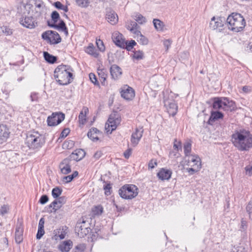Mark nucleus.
Listing matches in <instances>:
<instances>
[{
    "label": "nucleus",
    "instance_id": "obj_1",
    "mask_svg": "<svg viewBox=\"0 0 252 252\" xmlns=\"http://www.w3.org/2000/svg\"><path fill=\"white\" fill-rule=\"evenodd\" d=\"M231 141L239 151H248L252 148V134L245 129H236L231 135Z\"/></svg>",
    "mask_w": 252,
    "mask_h": 252
},
{
    "label": "nucleus",
    "instance_id": "obj_2",
    "mask_svg": "<svg viewBox=\"0 0 252 252\" xmlns=\"http://www.w3.org/2000/svg\"><path fill=\"white\" fill-rule=\"evenodd\" d=\"M73 69L68 65L61 64L54 71V77L60 85H66L73 80Z\"/></svg>",
    "mask_w": 252,
    "mask_h": 252
},
{
    "label": "nucleus",
    "instance_id": "obj_3",
    "mask_svg": "<svg viewBox=\"0 0 252 252\" xmlns=\"http://www.w3.org/2000/svg\"><path fill=\"white\" fill-rule=\"evenodd\" d=\"M45 143L44 136L38 131H29L27 134L25 143L31 150L37 151L44 145Z\"/></svg>",
    "mask_w": 252,
    "mask_h": 252
},
{
    "label": "nucleus",
    "instance_id": "obj_4",
    "mask_svg": "<svg viewBox=\"0 0 252 252\" xmlns=\"http://www.w3.org/2000/svg\"><path fill=\"white\" fill-rule=\"evenodd\" d=\"M226 23L228 28L235 32L242 31L246 25L244 18L238 13H233L229 15L226 19Z\"/></svg>",
    "mask_w": 252,
    "mask_h": 252
},
{
    "label": "nucleus",
    "instance_id": "obj_5",
    "mask_svg": "<svg viewBox=\"0 0 252 252\" xmlns=\"http://www.w3.org/2000/svg\"><path fill=\"white\" fill-rule=\"evenodd\" d=\"M119 194L123 199H131L138 194V189L134 185L126 184L119 189Z\"/></svg>",
    "mask_w": 252,
    "mask_h": 252
},
{
    "label": "nucleus",
    "instance_id": "obj_6",
    "mask_svg": "<svg viewBox=\"0 0 252 252\" xmlns=\"http://www.w3.org/2000/svg\"><path fill=\"white\" fill-rule=\"evenodd\" d=\"M90 223L82 219L79 220L76 225L75 230L80 238L86 236L91 231Z\"/></svg>",
    "mask_w": 252,
    "mask_h": 252
},
{
    "label": "nucleus",
    "instance_id": "obj_7",
    "mask_svg": "<svg viewBox=\"0 0 252 252\" xmlns=\"http://www.w3.org/2000/svg\"><path fill=\"white\" fill-rule=\"evenodd\" d=\"M42 38L50 44H57L61 42L62 38L56 31H47L42 33Z\"/></svg>",
    "mask_w": 252,
    "mask_h": 252
},
{
    "label": "nucleus",
    "instance_id": "obj_8",
    "mask_svg": "<svg viewBox=\"0 0 252 252\" xmlns=\"http://www.w3.org/2000/svg\"><path fill=\"white\" fill-rule=\"evenodd\" d=\"M225 22H226V20L225 18L214 16L211 18L209 27L212 30H217L220 32L222 30Z\"/></svg>",
    "mask_w": 252,
    "mask_h": 252
},
{
    "label": "nucleus",
    "instance_id": "obj_9",
    "mask_svg": "<svg viewBox=\"0 0 252 252\" xmlns=\"http://www.w3.org/2000/svg\"><path fill=\"white\" fill-rule=\"evenodd\" d=\"M65 118V115L61 112L53 113L51 116H48L47 122L49 126H56L60 124Z\"/></svg>",
    "mask_w": 252,
    "mask_h": 252
},
{
    "label": "nucleus",
    "instance_id": "obj_10",
    "mask_svg": "<svg viewBox=\"0 0 252 252\" xmlns=\"http://www.w3.org/2000/svg\"><path fill=\"white\" fill-rule=\"evenodd\" d=\"M121 121V117L117 112L113 113L109 116L108 120V127L111 128V133L116 129Z\"/></svg>",
    "mask_w": 252,
    "mask_h": 252
},
{
    "label": "nucleus",
    "instance_id": "obj_11",
    "mask_svg": "<svg viewBox=\"0 0 252 252\" xmlns=\"http://www.w3.org/2000/svg\"><path fill=\"white\" fill-rule=\"evenodd\" d=\"M20 23L25 27L29 29H33L37 26V22L32 16L25 17L22 19Z\"/></svg>",
    "mask_w": 252,
    "mask_h": 252
},
{
    "label": "nucleus",
    "instance_id": "obj_12",
    "mask_svg": "<svg viewBox=\"0 0 252 252\" xmlns=\"http://www.w3.org/2000/svg\"><path fill=\"white\" fill-rule=\"evenodd\" d=\"M71 159L69 157L64 158L60 164L59 167L61 172L67 174L71 171L70 162Z\"/></svg>",
    "mask_w": 252,
    "mask_h": 252
},
{
    "label": "nucleus",
    "instance_id": "obj_13",
    "mask_svg": "<svg viewBox=\"0 0 252 252\" xmlns=\"http://www.w3.org/2000/svg\"><path fill=\"white\" fill-rule=\"evenodd\" d=\"M236 105L234 101L230 100L227 97H223L222 110L226 111H232L234 110Z\"/></svg>",
    "mask_w": 252,
    "mask_h": 252
},
{
    "label": "nucleus",
    "instance_id": "obj_14",
    "mask_svg": "<svg viewBox=\"0 0 252 252\" xmlns=\"http://www.w3.org/2000/svg\"><path fill=\"white\" fill-rule=\"evenodd\" d=\"M164 105L167 107L168 112L173 116L177 112L178 106L174 100H164Z\"/></svg>",
    "mask_w": 252,
    "mask_h": 252
},
{
    "label": "nucleus",
    "instance_id": "obj_15",
    "mask_svg": "<svg viewBox=\"0 0 252 252\" xmlns=\"http://www.w3.org/2000/svg\"><path fill=\"white\" fill-rule=\"evenodd\" d=\"M121 96L126 100L131 99L134 97L135 94L133 89L131 87L126 86L121 92Z\"/></svg>",
    "mask_w": 252,
    "mask_h": 252
},
{
    "label": "nucleus",
    "instance_id": "obj_16",
    "mask_svg": "<svg viewBox=\"0 0 252 252\" xmlns=\"http://www.w3.org/2000/svg\"><path fill=\"white\" fill-rule=\"evenodd\" d=\"M67 227L66 226H63L54 230L53 232L54 236L52 237V238L55 240H57L59 238L61 240L64 239L67 233Z\"/></svg>",
    "mask_w": 252,
    "mask_h": 252
},
{
    "label": "nucleus",
    "instance_id": "obj_17",
    "mask_svg": "<svg viewBox=\"0 0 252 252\" xmlns=\"http://www.w3.org/2000/svg\"><path fill=\"white\" fill-rule=\"evenodd\" d=\"M187 164L189 166L192 167H197L201 168V159L199 157L196 155H191L188 159Z\"/></svg>",
    "mask_w": 252,
    "mask_h": 252
},
{
    "label": "nucleus",
    "instance_id": "obj_18",
    "mask_svg": "<svg viewBox=\"0 0 252 252\" xmlns=\"http://www.w3.org/2000/svg\"><path fill=\"white\" fill-rule=\"evenodd\" d=\"M143 130L136 128L131 136V142L133 146H136L139 143L143 135Z\"/></svg>",
    "mask_w": 252,
    "mask_h": 252
},
{
    "label": "nucleus",
    "instance_id": "obj_19",
    "mask_svg": "<svg viewBox=\"0 0 252 252\" xmlns=\"http://www.w3.org/2000/svg\"><path fill=\"white\" fill-rule=\"evenodd\" d=\"M48 25L50 27L62 31L64 32L66 36H67L68 34L67 28L63 20H60V22L58 24H56V23L50 24L49 22H48Z\"/></svg>",
    "mask_w": 252,
    "mask_h": 252
},
{
    "label": "nucleus",
    "instance_id": "obj_20",
    "mask_svg": "<svg viewBox=\"0 0 252 252\" xmlns=\"http://www.w3.org/2000/svg\"><path fill=\"white\" fill-rule=\"evenodd\" d=\"M172 172L171 170L161 168L158 173L157 176L161 180H168L171 176Z\"/></svg>",
    "mask_w": 252,
    "mask_h": 252
},
{
    "label": "nucleus",
    "instance_id": "obj_21",
    "mask_svg": "<svg viewBox=\"0 0 252 252\" xmlns=\"http://www.w3.org/2000/svg\"><path fill=\"white\" fill-rule=\"evenodd\" d=\"M85 154L86 153L84 150L79 149L74 151L69 157L71 160L79 161L85 157Z\"/></svg>",
    "mask_w": 252,
    "mask_h": 252
},
{
    "label": "nucleus",
    "instance_id": "obj_22",
    "mask_svg": "<svg viewBox=\"0 0 252 252\" xmlns=\"http://www.w3.org/2000/svg\"><path fill=\"white\" fill-rule=\"evenodd\" d=\"M101 132L95 127H92L87 133L88 137L93 141H96L99 140L98 135Z\"/></svg>",
    "mask_w": 252,
    "mask_h": 252
},
{
    "label": "nucleus",
    "instance_id": "obj_23",
    "mask_svg": "<svg viewBox=\"0 0 252 252\" xmlns=\"http://www.w3.org/2000/svg\"><path fill=\"white\" fill-rule=\"evenodd\" d=\"M139 27L135 21L130 20L126 24V28L134 34L138 36L140 32L138 30Z\"/></svg>",
    "mask_w": 252,
    "mask_h": 252
},
{
    "label": "nucleus",
    "instance_id": "obj_24",
    "mask_svg": "<svg viewBox=\"0 0 252 252\" xmlns=\"http://www.w3.org/2000/svg\"><path fill=\"white\" fill-rule=\"evenodd\" d=\"M56 199L53 202V205H54V207H53L54 213H55L57 210L61 208L66 201V198L64 196H60Z\"/></svg>",
    "mask_w": 252,
    "mask_h": 252
},
{
    "label": "nucleus",
    "instance_id": "obj_25",
    "mask_svg": "<svg viewBox=\"0 0 252 252\" xmlns=\"http://www.w3.org/2000/svg\"><path fill=\"white\" fill-rule=\"evenodd\" d=\"M112 78L114 79H118L122 75L121 68L116 64L112 65L110 69Z\"/></svg>",
    "mask_w": 252,
    "mask_h": 252
},
{
    "label": "nucleus",
    "instance_id": "obj_26",
    "mask_svg": "<svg viewBox=\"0 0 252 252\" xmlns=\"http://www.w3.org/2000/svg\"><path fill=\"white\" fill-rule=\"evenodd\" d=\"M9 132L7 127L2 125H0V143L5 142L8 138Z\"/></svg>",
    "mask_w": 252,
    "mask_h": 252
},
{
    "label": "nucleus",
    "instance_id": "obj_27",
    "mask_svg": "<svg viewBox=\"0 0 252 252\" xmlns=\"http://www.w3.org/2000/svg\"><path fill=\"white\" fill-rule=\"evenodd\" d=\"M23 229L21 224L16 226L15 240L17 244L21 243L23 241Z\"/></svg>",
    "mask_w": 252,
    "mask_h": 252
},
{
    "label": "nucleus",
    "instance_id": "obj_28",
    "mask_svg": "<svg viewBox=\"0 0 252 252\" xmlns=\"http://www.w3.org/2000/svg\"><path fill=\"white\" fill-rule=\"evenodd\" d=\"M113 39L115 44L121 48H125V42L124 39L122 38V35L116 33L113 35Z\"/></svg>",
    "mask_w": 252,
    "mask_h": 252
},
{
    "label": "nucleus",
    "instance_id": "obj_29",
    "mask_svg": "<svg viewBox=\"0 0 252 252\" xmlns=\"http://www.w3.org/2000/svg\"><path fill=\"white\" fill-rule=\"evenodd\" d=\"M223 117V114L220 111H212L211 116L208 121V123L212 125V123L220 119H222Z\"/></svg>",
    "mask_w": 252,
    "mask_h": 252
},
{
    "label": "nucleus",
    "instance_id": "obj_30",
    "mask_svg": "<svg viewBox=\"0 0 252 252\" xmlns=\"http://www.w3.org/2000/svg\"><path fill=\"white\" fill-rule=\"evenodd\" d=\"M106 19L109 23L112 25H114L118 21V17L117 14L114 11H110L106 14Z\"/></svg>",
    "mask_w": 252,
    "mask_h": 252
},
{
    "label": "nucleus",
    "instance_id": "obj_31",
    "mask_svg": "<svg viewBox=\"0 0 252 252\" xmlns=\"http://www.w3.org/2000/svg\"><path fill=\"white\" fill-rule=\"evenodd\" d=\"M72 242L69 240L64 241L59 246V249L62 252H68L71 249Z\"/></svg>",
    "mask_w": 252,
    "mask_h": 252
},
{
    "label": "nucleus",
    "instance_id": "obj_32",
    "mask_svg": "<svg viewBox=\"0 0 252 252\" xmlns=\"http://www.w3.org/2000/svg\"><path fill=\"white\" fill-rule=\"evenodd\" d=\"M212 106L215 109H222L223 97H214L213 98Z\"/></svg>",
    "mask_w": 252,
    "mask_h": 252
},
{
    "label": "nucleus",
    "instance_id": "obj_33",
    "mask_svg": "<svg viewBox=\"0 0 252 252\" xmlns=\"http://www.w3.org/2000/svg\"><path fill=\"white\" fill-rule=\"evenodd\" d=\"M89 112V109L86 107H84L83 110L79 114L78 118L79 121L82 125H84L86 122V114Z\"/></svg>",
    "mask_w": 252,
    "mask_h": 252
},
{
    "label": "nucleus",
    "instance_id": "obj_34",
    "mask_svg": "<svg viewBox=\"0 0 252 252\" xmlns=\"http://www.w3.org/2000/svg\"><path fill=\"white\" fill-rule=\"evenodd\" d=\"M132 18L135 22L139 24L142 25L146 22V19L139 13H135L132 16Z\"/></svg>",
    "mask_w": 252,
    "mask_h": 252
},
{
    "label": "nucleus",
    "instance_id": "obj_35",
    "mask_svg": "<svg viewBox=\"0 0 252 252\" xmlns=\"http://www.w3.org/2000/svg\"><path fill=\"white\" fill-rule=\"evenodd\" d=\"M43 56L45 60L50 63H54L57 60V58L56 56L51 55L47 52H43Z\"/></svg>",
    "mask_w": 252,
    "mask_h": 252
},
{
    "label": "nucleus",
    "instance_id": "obj_36",
    "mask_svg": "<svg viewBox=\"0 0 252 252\" xmlns=\"http://www.w3.org/2000/svg\"><path fill=\"white\" fill-rule=\"evenodd\" d=\"M97 73L102 85H105V81L107 76L106 70L105 69H98Z\"/></svg>",
    "mask_w": 252,
    "mask_h": 252
},
{
    "label": "nucleus",
    "instance_id": "obj_37",
    "mask_svg": "<svg viewBox=\"0 0 252 252\" xmlns=\"http://www.w3.org/2000/svg\"><path fill=\"white\" fill-rule=\"evenodd\" d=\"M85 51L87 53L94 58H97L98 56V52L92 44L89 45L86 48Z\"/></svg>",
    "mask_w": 252,
    "mask_h": 252
},
{
    "label": "nucleus",
    "instance_id": "obj_38",
    "mask_svg": "<svg viewBox=\"0 0 252 252\" xmlns=\"http://www.w3.org/2000/svg\"><path fill=\"white\" fill-rule=\"evenodd\" d=\"M153 24L155 28L158 31H163V27L164 24L163 22L158 19H154L153 20Z\"/></svg>",
    "mask_w": 252,
    "mask_h": 252
},
{
    "label": "nucleus",
    "instance_id": "obj_39",
    "mask_svg": "<svg viewBox=\"0 0 252 252\" xmlns=\"http://www.w3.org/2000/svg\"><path fill=\"white\" fill-rule=\"evenodd\" d=\"M184 150L185 155L186 157H189L191 150V144L190 142L187 141L184 143Z\"/></svg>",
    "mask_w": 252,
    "mask_h": 252
},
{
    "label": "nucleus",
    "instance_id": "obj_40",
    "mask_svg": "<svg viewBox=\"0 0 252 252\" xmlns=\"http://www.w3.org/2000/svg\"><path fill=\"white\" fill-rule=\"evenodd\" d=\"M105 184L103 185V189L104 190V193L106 195H110L112 192V186L110 183H106L104 182Z\"/></svg>",
    "mask_w": 252,
    "mask_h": 252
},
{
    "label": "nucleus",
    "instance_id": "obj_41",
    "mask_svg": "<svg viewBox=\"0 0 252 252\" xmlns=\"http://www.w3.org/2000/svg\"><path fill=\"white\" fill-rule=\"evenodd\" d=\"M62 189L59 187H56L52 190V195L54 198L60 197L62 193Z\"/></svg>",
    "mask_w": 252,
    "mask_h": 252
},
{
    "label": "nucleus",
    "instance_id": "obj_42",
    "mask_svg": "<svg viewBox=\"0 0 252 252\" xmlns=\"http://www.w3.org/2000/svg\"><path fill=\"white\" fill-rule=\"evenodd\" d=\"M136 44V42L134 40H131L130 41H126L125 42V48L127 50H131L134 46Z\"/></svg>",
    "mask_w": 252,
    "mask_h": 252
},
{
    "label": "nucleus",
    "instance_id": "obj_43",
    "mask_svg": "<svg viewBox=\"0 0 252 252\" xmlns=\"http://www.w3.org/2000/svg\"><path fill=\"white\" fill-rule=\"evenodd\" d=\"M77 4L82 7H86L89 3V0H76Z\"/></svg>",
    "mask_w": 252,
    "mask_h": 252
},
{
    "label": "nucleus",
    "instance_id": "obj_44",
    "mask_svg": "<svg viewBox=\"0 0 252 252\" xmlns=\"http://www.w3.org/2000/svg\"><path fill=\"white\" fill-rule=\"evenodd\" d=\"M51 17L52 20L54 22L53 24L56 23L58 22V21L60 20V18L59 13L56 11H54L52 12V13H51Z\"/></svg>",
    "mask_w": 252,
    "mask_h": 252
},
{
    "label": "nucleus",
    "instance_id": "obj_45",
    "mask_svg": "<svg viewBox=\"0 0 252 252\" xmlns=\"http://www.w3.org/2000/svg\"><path fill=\"white\" fill-rule=\"evenodd\" d=\"M85 248L84 244H79L75 247L72 252H84Z\"/></svg>",
    "mask_w": 252,
    "mask_h": 252
},
{
    "label": "nucleus",
    "instance_id": "obj_46",
    "mask_svg": "<svg viewBox=\"0 0 252 252\" xmlns=\"http://www.w3.org/2000/svg\"><path fill=\"white\" fill-rule=\"evenodd\" d=\"M96 44L97 48L101 52H103L105 50V46L104 45L103 42L102 40L99 39H96Z\"/></svg>",
    "mask_w": 252,
    "mask_h": 252
},
{
    "label": "nucleus",
    "instance_id": "obj_47",
    "mask_svg": "<svg viewBox=\"0 0 252 252\" xmlns=\"http://www.w3.org/2000/svg\"><path fill=\"white\" fill-rule=\"evenodd\" d=\"M144 53L140 50L136 51L134 52L133 58L137 60H141L143 58Z\"/></svg>",
    "mask_w": 252,
    "mask_h": 252
},
{
    "label": "nucleus",
    "instance_id": "obj_48",
    "mask_svg": "<svg viewBox=\"0 0 252 252\" xmlns=\"http://www.w3.org/2000/svg\"><path fill=\"white\" fill-rule=\"evenodd\" d=\"M9 210V207L7 205H2L0 209V215L3 216L5 214L8 213Z\"/></svg>",
    "mask_w": 252,
    "mask_h": 252
},
{
    "label": "nucleus",
    "instance_id": "obj_49",
    "mask_svg": "<svg viewBox=\"0 0 252 252\" xmlns=\"http://www.w3.org/2000/svg\"><path fill=\"white\" fill-rule=\"evenodd\" d=\"M74 145V142L72 140L65 141L63 144L64 149H71Z\"/></svg>",
    "mask_w": 252,
    "mask_h": 252
},
{
    "label": "nucleus",
    "instance_id": "obj_50",
    "mask_svg": "<svg viewBox=\"0 0 252 252\" xmlns=\"http://www.w3.org/2000/svg\"><path fill=\"white\" fill-rule=\"evenodd\" d=\"M49 200V198L48 197V196L46 194H44V195H42L39 201H38V202L39 203H40L41 204H45V203H46Z\"/></svg>",
    "mask_w": 252,
    "mask_h": 252
},
{
    "label": "nucleus",
    "instance_id": "obj_51",
    "mask_svg": "<svg viewBox=\"0 0 252 252\" xmlns=\"http://www.w3.org/2000/svg\"><path fill=\"white\" fill-rule=\"evenodd\" d=\"M38 93L33 92L30 95L31 100L32 102H38Z\"/></svg>",
    "mask_w": 252,
    "mask_h": 252
},
{
    "label": "nucleus",
    "instance_id": "obj_52",
    "mask_svg": "<svg viewBox=\"0 0 252 252\" xmlns=\"http://www.w3.org/2000/svg\"><path fill=\"white\" fill-rule=\"evenodd\" d=\"M139 41L143 45H147L148 43V39L143 36L141 33L139 34Z\"/></svg>",
    "mask_w": 252,
    "mask_h": 252
},
{
    "label": "nucleus",
    "instance_id": "obj_53",
    "mask_svg": "<svg viewBox=\"0 0 252 252\" xmlns=\"http://www.w3.org/2000/svg\"><path fill=\"white\" fill-rule=\"evenodd\" d=\"M200 169L201 168H199V167H193V168H188L186 170L190 175H193L194 173L198 172Z\"/></svg>",
    "mask_w": 252,
    "mask_h": 252
},
{
    "label": "nucleus",
    "instance_id": "obj_54",
    "mask_svg": "<svg viewBox=\"0 0 252 252\" xmlns=\"http://www.w3.org/2000/svg\"><path fill=\"white\" fill-rule=\"evenodd\" d=\"M157 160L156 159H152L149 162L148 167L149 168L151 169L154 168L155 166H157Z\"/></svg>",
    "mask_w": 252,
    "mask_h": 252
},
{
    "label": "nucleus",
    "instance_id": "obj_55",
    "mask_svg": "<svg viewBox=\"0 0 252 252\" xmlns=\"http://www.w3.org/2000/svg\"><path fill=\"white\" fill-rule=\"evenodd\" d=\"M89 77H90V79L91 81H92V82L93 83L94 85H99V83H98V81L97 80L96 77L94 73H91L89 74Z\"/></svg>",
    "mask_w": 252,
    "mask_h": 252
},
{
    "label": "nucleus",
    "instance_id": "obj_56",
    "mask_svg": "<svg viewBox=\"0 0 252 252\" xmlns=\"http://www.w3.org/2000/svg\"><path fill=\"white\" fill-rule=\"evenodd\" d=\"M45 231L44 228H38L37 233L36 234V239H40L44 234Z\"/></svg>",
    "mask_w": 252,
    "mask_h": 252
},
{
    "label": "nucleus",
    "instance_id": "obj_57",
    "mask_svg": "<svg viewBox=\"0 0 252 252\" xmlns=\"http://www.w3.org/2000/svg\"><path fill=\"white\" fill-rule=\"evenodd\" d=\"M247 212L249 214L250 218H251V215L252 214V200H251L246 207Z\"/></svg>",
    "mask_w": 252,
    "mask_h": 252
},
{
    "label": "nucleus",
    "instance_id": "obj_58",
    "mask_svg": "<svg viewBox=\"0 0 252 252\" xmlns=\"http://www.w3.org/2000/svg\"><path fill=\"white\" fill-rule=\"evenodd\" d=\"M247 229V222L243 219L241 220L240 230L245 231Z\"/></svg>",
    "mask_w": 252,
    "mask_h": 252
},
{
    "label": "nucleus",
    "instance_id": "obj_59",
    "mask_svg": "<svg viewBox=\"0 0 252 252\" xmlns=\"http://www.w3.org/2000/svg\"><path fill=\"white\" fill-rule=\"evenodd\" d=\"M70 130L69 128H64L61 133L60 137L62 138H65L69 134Z\"/></svg>",
    "mask_w": 252,
    "mask_h": 252
},
{
    "label": "nucleus",
    "instance_id": "obj_60",
    "mask_svg": "<svg viewBox=\"0 0 252 252\" xmlns=\"http://www.w3.org/2000/svg\"><path fill=\"white\" fill-rule=\"evenodd\" d=\"M73 179V177L70 175L63 177V181L65 183H68L70 182Z\"/></svg>",
    "mask_w": 252,
    "mask_h": 252
},
{
    "label": "nucleus",
    "instance_id": "obj_61",
    "mask_svg": "<svg viewBox=\"0 0 252 252\" xmlns=\"http://www.w3.org/2000/svg\"><path fill=\"white\" fill-rule=\"evenodd\" d=\"M173 148L175 150L178 151L179 148H181V143L180 141H177V139H175Z\"/></svg>",
    "mask_w": 252,
    "mask_h": 252
},
{
    "label": "nucleus",
    "instance_id": "obj_62",
    "mask_svg": "<svg viewBox=\"0 0 252 252\" xmlns=\"http://www.w3.org/2000/svg\"><path fill=\"white\" fill-rule=\"evenodd\" d=\"M93 212L95 215L101 214L102 212V208L99 206L95 207L93 210Z\"/></svg>",
    "mask_w": 252,
    "mask_h": 252
},
{
    "label": "nucleus",
    "instance_id": "obj_63",
    "mask_svg": "<svg viewBox=\"0 0 252 252\" xmlns=\"http://www.w3.org/2000/svg\"><path fill=\"white\" fill-rule=\"evenodd\" d=\"M163 45L167 51L171 45V41L170 39H166L163 41Z\"/></svg>",
    "mask_w": 252,
    "mask_h": 252
},
{
    "label": "nucleus",
    "instance_id": "obj_64",
    "mask_svg": "<svg viewBox=\"0 0 252 252\" xmlns=\"http://www.w3.org/2000/svg\"><path fill=\"white\" fill-rule=\"evenodd\" d=\"M131 149H127L124 153V157L126 158V159H128L130 156L131 155Z\"/></svg>",
    "mask_w": 252,
    "mask_h": 252
}]
</instances>
